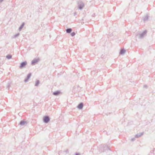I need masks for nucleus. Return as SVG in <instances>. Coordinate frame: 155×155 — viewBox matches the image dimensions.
Instances as JSON below:
<instances>
[{
	"label": "nucleus",
	"mask_w": 155,
	"mask_h": 155,
	"mask_svg": "<svg viewBox=\"0 0 155 155\" xmlns=\"http://www.w3.org/2000/svg\"><path fill=\"white\" fill-rule=\"evenodd\" d=\"M148 16L147 15H146L144 18L143 19V20L144 21H147L148 20Z\"/></svg>",
	"instance_id": "6e6552de"
},
{
	"label": "nucleus",
	"mask_w": 155,
	"mask_h": 155,
	"mask_svg": "<svg viewBox=\"0 0 155 155\" xmlns=\"http://www.w3.org/2000/svg\"><path fill=\"white\" fill-rule=\"evenodd\" d=\"M38 61V59H36L32 61V64H34L35 63H37Z\"/></svg>",
	"instance_id": "423d86ee"
},
{
	"label": "nucleus",
	"mask_w": 155,
	"mask_h": 155,
	"mask_svg": "<svg viewBox=\"0 0 155 155\" xmlns=\"http://www.w3.org/2000/svg\"><path fill=\"white\" fill-rule=\"evenodd\" d=\"M83 107V104L82 103H81L78 106V108L80 109H81Z\"/></svg>",
	"instance_id": "0eeeda50"
},
{
	"label": "nucleus",
	"mask_w": 155,
	"mask_h": 155,
	"mask_svg": "<svg viewBox=\"0 0 155 155\" xmlns=\"http://www.w3.org/2000/svg\"><path fill=\"white\" fill-rule=\"evenodd\" d=\"M143 134V132H142L140 133L137 134L135 135V137L137 138H139V137H140Z\"/></svg>",
	"instance_id": "f03ea898"
},
{
	"label": "nucleus",
	"mask_w": 155,
	"mask_h": 155,
	"mask_svg": "<svg viewBox=\"0 0 155 155\" xmlns=\"http://www.w3.org/2000/svg\"><path fill=\"white\" fill-rule=\"evenodd\" d=\"M75 34L74 32H73L71 33V35L72 36H74L75 35Z\"/></svg>",
	"instance_id": "ddd939ff"
},
{
	"label": "nucleus",
	"mask_w": 155,
	"mask_h": 155,
	"mask_svg": "<svg viewBox=\"0 0 155 155\" xmlns=\"http://www.w3.org/2000/svg\"><path fill=\"white\" fill-rule=\"evenodd\" d=\"M31 74H28L27 76V78H28V79L29 78L31 77Z\"/></svg>",
	"instance_id": "dca6fc26"
},
{
	"label": "nucleus",
	"mask_w": 155,
	"mask_h": 155,
	"mask_svg": "<svg viewBox=\"0 0 155 155\" xmlns=\"http://www.w3.org/2000/svg\"><path fill=\"white\" fill-rule=\"evenodd\" d=\"M126 50L125 49H121L120 50V54H124Z\"/></svg>",
	"instance_id": "20e7f679"
},
{
	"label": "nucleus",
	"mask_w": 155,
	"mask_h": 155,
	"mask_svg": "<svg viewBox=\"0 0 155 155\" xmlns=\"http://www.w3.org/2000/svg\"><path fill=\"white\" fill-rule=\"evenodd\" d=\"M60 93V92L58 91H57L54 92L53 94L54 95H57Z\"/></svg>",
	"instance_id": "9d476101"
},
{
	"label": "nucleus",
	"mask_w": 155,
	"mask_h": 155,
	"mask_svg": "<svg viewBox=\"0 0 155 155\" xmlns=\"http://www.w3.org/2000/svg\"><path fill=\"white\" fill-rule=\"evenodd\" d=\"M25 123H26V121H21L20 122V124L21 125H23V124H24Z\"/></svg>",
	"instance_id": "f8f14e48"
},
{
	"label": "nucleus",
	"mask_w": 155,
	"mask_h": 155,
	"mask_svg": "<svg viewBox=\"0 0 155 155\" xmlns=\"http://www.w3.org/2000/svg\"><path fill=\"white\" fill-rule=\"evenodd\" d=\"M39 81H37L36 82L35 85L36 86L38 85V84H39Z\"/></svg>",
	"instance_id": "4468645a"
},
{
	"label": "nucleus",
	"mask_w": 155,
	"mask_h": 155,
	"mask_svg": "<svg viewBox=\"0 0 155 155\" xmlns=\"http://www.w3.org/2000/svg\"><path fill=\"white\" fill-rule=\"evenodd\" d=\"M72 31V29L71 28H69L66 30V31L68 33H70Z\"/></svg>",
	"instance_id": "9b49d317"
},
{
	"label": "nucleus",
	"mask_w": 155,
	"mask_h": 155,
	"mask_svg": "<svg viewBox=\"0 0 155 155\" xmlns=\"http://www.w3.org/2000/svg\"><path fill=\"white\" fill-rule=\"evenodd\" d=\"M49 120V118L48 117H45L44 118V121L45 123H47Z\"/></svg>",
	"instance_id": "7ed1b4c3"
},
{
	"label": "nucleus",
	"mask_w": 155,
	"mask_h": 155,
	"mask_svg": "<svg viewBox=\"0 0 155 155\" xmlns=\"http://www.w3.org/2000/svg\"><path fill=\"white\" fill-rule=\"evenodd\" d=\"M147 33V31L146 30H145L142 33L139 34V38H143L145 34H146Z\"/></svg>",
	"instance_id": "f257e3e1"
},
{
	"label": "nucleus",
	"mask_w": 155,
	"mask_h": 155,
	"mask_svg": "<svg viewBox=\"0 0 155 155\" xmlns=\"http://www.w3.org/2000/svg\"><path fill=\"white\" fill-rule=\"evenodd\" d=\"M135 140V138H133L131 139V140L132 141H133Z\"/></svg>",
	"instance_id": "f3484780"
},
{
	"label": "nucleus",
	"mask_w": 155,
	"mask_h": 155,
	"mask_svg": "<svg viewBox=\"0 0 155 155\" xmlns=\"http://www.w3.org/2000/svg\"><path fill=\"white\" fill-rule=\"evenodd\" d=\"M147 85H145L143 86V87H146L147 88Z\"/></svg>",
	"instance_id": "a211bd4d"
},
{
	"label": "nucleus",
	"mask_w": 155,
	"mask_h": 155,
	"mask_svg": "<svg viewBox=\"0 0 155 155\" xmlns=\"http://www.w3.org/2000/svg\"><path fill=\"white\" fill-rule=\"evenodd\" d=\"M12 56L10 55H8L7 56V58L8 59L11 58Z\"/></svg>",
	"instance_id": "2eb2a0df"
},
{
	"label": "nucleus",
	"mask_w": 155,
	"mask_h": 155,
	"mask_svg": "<svg viewBox=\"0 0 155 155\" xmlns=\"http://www.w3.org/2000/svg\"><path fill=\"white\" fill-rule=\"evenodd\" d=\"M27 64V62H24L22 63L20 66V68H22L23 67L25 66Z\"/></svg>",
	"instance_id": "39448f33"
},
{
	"label": "nucleus",
	"mask_w": 155,
	"mask_h": 155,
	"mask_svg": "<svg viewBox=\"0 0 155 155\" xmlns=\"http://www.w3.org/2000/svg\"><path fill=\"white\" fill-rule=\"evenodd\" d=\"M107 153L108 152V151L109 152V154H110L111 153V151L110 150V149L109 147L107 146Z\"/></svg>",
	"instance_id": "1a4fd4ad"
}]
</instances>
